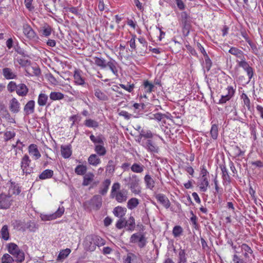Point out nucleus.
I'll return each mask as SVG.
<instances>
[{"instance_id": "1", "label": "nucleus", "mask_w": 263, "mask_h": 263, "mask_svg": "<svg viewBox=\"0 0 263 263\" xmlns=\"http://www.w3.org/2000/svg\"><path fill=\"white\" fill-rule=\"evenodd\" d=\"M120 184L119 182L114 183L111 187L110 197L114 198L119 203H122L127 199L128 191L126 190H120Z\"/></svg>"}, {"instance_id": "2", "label": "nucleus", "mask_w": 263, "mask_h": 263, "mask_svg": "<svg viewBox=\"0 0 263 263\" xmlns=\"http://www.w3.org/2000/svg\"><path fill=\"white\" fill-rule=\"evenodd\" d=\"M123 181L125 185L127 186L131 192L135 195H139L141 193V189L139 185L140 179L135 174L124 178Z\"/></svg>"}, {"instance_id": "3", "label": "nucleus", "mask_w": 263, "mask_h": 263, "mask_svg": "<svg viewBox=\"0 0 263 263\" xmlns=\"http://www.w3.org/2000/svg\"><path fill=\"white\" fill-rule=\"evenodd\" d=\"M8 251L15 259V261L22 262L25 259L24 252L20 250L17 245L14 243H10L8 245Z\"/></svg>"}, {"instance_id": "4", "label": "nucleus", "mask_w": 263, "mask_h": 263, "mask_svg": "<svg viewBox=\"0 0 263 263\" xmlns=\"http://www.w3.org/2000/svg\"><path fill=\"white\" fill-rule=\"evenodd\" d=\"M102 204V198L101 196L96 195L89 201H85L83 206L85 210L91 211L94 210H99Z\"/></svg>"}, {"instance_id": "5", "label": "nucleus", "mask_w": 263, "mask_h": 263, "mask_svg": "<svg viewBox=\"0 0 263 263\" xmlns=\"http://www.w3.org/2000/svg\"><path fill=\"white\" fill-rule=\"evenodd\" d=\"M129 241L132 243L137 244L138 247L141 249L145 247L147 239L144 233L138 232L132 235Z\"/></svg>"}, {"instance_id": "6", "label": "nucleus", "mask_w": 263, "mask_h": 263, "mask_svg": "<svg viewBox=\"0 0 263 263\" xmlns=\"http://www.w3.org/2000/svg\"><path fill=\"white\" fill-rule=\"evenodd\" d=\"M31 160L29 156L25 154L21 159V168L23 175H29L33 172V167L30 166Z\"/></svg>"}, {"instance_id": "7", "label": "nucleus", "mask_w": 263, "mask_h": 263, "mask_svg": "<svg viewBox=\"0 0 263 263\" xmlns=\"http://www.w3.org/2000/svg\"><path fill=\"white\" fill-rule=\"evenodd\" d=\"M13 201L9 194L2 193L0 194V209H8L12 205Z\"/></svg>"}, {"instance_id": "8", "label": "nucleus", "mask_w": 263, "mask_h": 263, "mask_svg": "<svg viewBox=\"0 0 263 263\" xmlns=\"http://www.w3.org/2000/svg\"><path fill=\"white\" fill-rule=\"evenodd\" d=\"M141 145L151 153L159 152V147L151 139H143Z\"/></svg>"}, {"instance_id": "9", "label": "nucleus", "mask_w": 263, "mask_h": 263, "mask_svg": "<svg viewBox=\"0 0 263 263\" xmlns=\"http://www.w3.org/2000/svg\"><path fill=\"white\" fill-rule=\"evenodd\" d=\"M65 209L63 206L59 207L57 211L51 214H41L40 217L43 221H48L55 219L62 216Z\"/></svg>"}, {"instance_id": "10", "label": "nucleus", "mask_w": 263, "mask_h": 263, "mask_svg": "<svg viewBox=\"0 0 263 263\" xmlns=\"http://www.w3.org/2000/svg\"><path fill=\"white\" fill-rule=\"evenodd\" d=\"M227 92L224 95H222L221 98L219 100L218 104H223L226 103L232 98L235 93V89L232 86H228L226 88Z\"/></svg>"}, {"instance_id": "11", "label": "nucleus", "mask_w": 263, "mask_h": 263, "mask_svg": "<svg viewBox=\"0 0 263 263\" xmlns=\"http://www.w3.org/2000/svg\"><path fill=\"white\" fill-rule=\"evenodd\" d=\"M238 65L242 68L243 69L247 72L249 80H250L253 76V68L250 66L249 64L246 62V58L241 61L236 60Z\"/></svg>"}, {"instance_id": "12", "label": "nucleus", "mask_w": 263, "mask_h": 263, "mask_svg": "<svg viewBox=\"0 0 263 263\" xmlns=\"http://www.w3.org/2000/svg\"><path fill=\"white\" fill-rule=\"evenodd\" d=\"M219 167L221 170L222 179L223 185H227L230 184L231 178L229 175V171L225 164L220 165Z\"/></svg>"}, {"instance_id": "13", "label": "nucleus", "mask_w": 263, "mask_h": 263, "mask_svg": "<svg viewBox=\"0 0 263 263\" xmlns=\"http://www.w3.org/2000/svg\"><path fill=\"white\" fill-rule=\"evenodd\" d=\"M83 245L87 251H94L96 250V245L94 243L93 235L87 236L85 239Z\"/></svg>"}, {"instance_id": "14", "label": "nucleus", "mask_w": 263, "mask_h": 263, "mask_svg": "<svg viewBox=\"0 0 263 263\" xmlns=\"http://www.w3.org/2000/svg\"><path fill=\"white\" fill-rule=\"evenodd\" d=\"M23 30L24 34L28 39L32 40L35 37L36 34L34 31L29 24L27 23L23 24Z\"/></svg>"}, {"instance_id": "15", "label": "nucleus", "mask_w": 263, "mask_h": 263, "mask_svg": "<svg viewBox=\"0 0 263 263\" xmlns=\"http://www.w3.org/2000/svg\"><path fill=\"white\" fill-rule=\"evenodd\" d=\"M118 63L113 59L110 58L109 61L106 63V69H108L112 72V73L116 76L118 77Z\"/></svg>"}, {"instance_id": "16", "label": "nucleus", "mask_w": 263, "mask_h": 263, "mask_svg": "<svg viewBox=\"0 0 263 263\" xmlns=\"http://www.w3.org/2000/svg\"><path fill=\"white\" fill-rule=\"evenodd\" d=\"M2 74L7 80L16 79L17 78L16 72L8 67H5L2 69Z\"/></svg>"}, {"instance_id": "17", "label": "nucleus", "mask_w": 263, "mask_h": 263, "mask_svg": "<svg viewBox=\"0 0 263 263\" xmlns=\"http://www.w3.org/2000/svg\"><path fill=\"white\" fill-rule=\"evenodd\" d=\"M28 153L34 160H37L41 156L37 145L34 144H31L29 146Z\"/></svg>"}, {"instance_id": "18", "label": "nucleus", "mask_w": 263, "mask_h": 263, "mask_svg": "<svg viewBox=\"0 0 263 263\" xmlns=\"http://www.w3.org/2000/svg\"><path fill=\"white\" fill-rule=\"evenodd\" d=\"M156 199L166 209H168L171 205V202L168 198L163 194H158L155 196Z\"/></svg>"}, {"instance_id": "19", "label": "nucleus", "mask_w": 263, "mask_h": 263, "mask_svg": "<svg viewBox=\"0 0 263 263\" xmlns=\"http://www.w3.org/2000/svg\"><path fill=\"white\" fill-rule=\"evenodd\" d=\"M73 78L75 84L78 85H81L83 87H86L88 85V84L85 82L84 79L82 77L78 70H76L74 71Z\"/></svg>"}, {"instance_id": "20", "label": "nucleus", "mask_w": 263, "mask_h": 263, "mask_svg": "<svg viewBox=\"0 0 263 263\" xmlns=\"http://www.w3.org/2000/svg\"><path fill=\"white\" fill-rule=\"evenodd\" d=\"M240 247L241 251L243 252V255L246 259H249L250 256L254 257L253 251L247 244L242 243Z\"/></svg>"}, {"instance_id": "21", "label": "nucleus", "mask_w": 263, "mask_h": 263, "mask_svg": "<svg viewBox=\"0 0 263 263\" xmlns=\"http://www.w3.org/2000/svg\"><path fill=\"white\" fill-rule=\"evenodd\" d=\"M187 254L184 249L180 248L177 254V263H187Z\"/></svg>"}, {"instance_id": "22", "label": "nucleus", "mask_w": 263, "mask_h": 263, "mask_svg": "<svg viewBox=\"0 0 263 263\" xmlns=\"http://www.w3.org/2000/svg\"><path fill=\"white\" fill-rule=\"evenodd\" d=\"M29 89L24 83H20L17 85L16 90V94L20 97H25L28 93Z\"/></svg>"}, {"instance_id": "23", "label": "nucleus", "mask_w": 263, "mask_h": 263, "mask_svg": "<svg viewBox=\"0 0 263 263\" xmlns=\"http://www.w3.org/2000/svg\"><path fill=\"white\" fill-rule=\"evenodd\" d=\"M94 95L99 101H106L109 99L108 96L98 88L94 89Z\"/></svg>"}, {"instance_id": "24", "label": "nucleus", "mask_w": 263, "mask_h": 263, "mask_svg": "<svg viewBox=\"0 0 263 263\" xmlns=\"http://www.w3.org/2000/svg\"><path fill=\"white\" fill-rule=\"evenodd\" d=\"M35 102L33 100L29 101L24 107V111L26 115L32 114L34 112Z\"/></svg>"}, {"instance_id": "25", "label": "nucleus", "mask_w": 263, "mask_h": 263, "mask_svg": "<svg viewBox=\"0 0 263 263\" xmlns=\"http://www.w3.org/2000/svg\"><path fill=\"white\" fill-rule=\"evenodd\" d=\"M10 109L13 113H17L20 110V103L18 100L13 98L10 101Z\"/></svg>"}, {"instance_id": "26", "label": "nucleus", "mask_w": 263, "mask_h": 263, "mask_svg": "<svg viewBox=\"0 0 263 263\" xmlns=\"http://www.w3.org/2000/svg\"><path fill=\"white\" fill-rule=\"evenodd\" d=\"M229 52L236 56L238 59L237 60L241 61L245 58L243 51L236 47H232L230 48Z\"/></svg>"}, {"instance_id": "27", "label": "nucleus", "mask_w": 263, "mask_h": 263, "mask_svg": "<svg viewBox=\"0 0 263 263\" xmlns=\"http://www.w3.org/2000/svg\"><path fill=\"white\" fill-rule=\"evenodd\" d=\"M90 140L93 143L95 146L98 144H104L105 138L101 134H99L97 136H95L91 134L90 137Z\"/></svg>"}, {"instance_id": "28", "label": "nucleus", "mask_w": 263, "mask_h": 263, "mask_svg": "<svg viewBox=\"0 0 263 263\" xmlns=\"http://www.w3.org/2000/svg\"><path fill=\"white\" fill-rule=\"evenodd\" d=\"M144 181L146 187L150 190H153L155 185V181L149 174H146L144 177Z\"/></svg>"}, {"instance_id": "29", "label": "nucleus", "mask_w": 263, "mask_h": 263, "mask_svg": "<svg viewBox=\"0 0 263 263\" xmlns=\"http://www.w3.org/2000/svg\"><path fill=\"white\" fill-rule=\"evenodd\" d=\"M61 151L62 157L65 159L69 158L72 154L70 145H62Z\"/></svg>"}, {"instance_id": "30", "label": "nucleus", "mask_w": 263, "mask_h": 263, "mask_svg": "<svg viewBox=\"0 0 263 263\" xmlns=\"http://www.w3.org/2000/svg\"><path fill=\"white\" fill-rule=\"evenodd\" d=\"M110 183L111 181L110 179H105L102 183L101 186L100 188L99 193L102 195H106L108 192Z\"/></svg>"}, {"instance_id": "31", "label": "nucleus", "mask_w": 263, "mask_h": 263, "mask_svg": "<svg viewBox=\"0 0 263 263\" xmlns=\"http://www.w3.org/2000/svg\"><path fill=\"white\" fill-rule=\"evenodd\" d=\"M88 162L90 165L96 166L101 163V161L97 154H91L88 158Z\"/></svg>"}, {"instance_id": "32", "label": "nucleus", "mask_w": 263, "mask_h": 263, "mask_svg": "<svg viewBox=\"0 0 263 263\" xmlns=\"http://www.w3.org/2000/svg\"><path fill=\"white\" fill-rule=\"evenodd\" d=\"M127 210L125 208L118 206L114 208L113 214L114 215L119 218H123L126 214Z\"/></svg>"}, {"instance_id": "33", "label": "nucleus", "mask_w": 263, "mask_h": 263, "mask_svg": "<svg viewBox=\"0 0 263 263\" xmlns=\"http://www.w3.org/2000/svg\"><path fill=\"white\" fill-rule=\"evenodd\" d=\"M125 227L126 230L133 231L135 228V220L133 216H130L129 218L125 220Z\"/></svg>"}, {"instance_id": "34", "label": "nucleus", "mask_w": 263, "mask_h": 263, "mask_svg": "<svg viewBox=\"0 0 263 263\" xmlns=\"http://www.w3.org/2000/svg\"><path fill=\"white\" fill-rule=\"evenodd\" d=\"M95 64L102 69H106L107 62L103 58L95 57L93 58Z\"/></svg>"}, {"instance_id": "35", "label": "nucleus", "mask_w": 263, "mask_h": 263, "mask_svg": "<svg viewBox=\"0 0 263 263\" xmlns=\"http://www.w3.org/2000/svg\"><path fill=\"white\" fill-rule=\"evenodd\" d=\"M142 87L143 88L145 93H150L153 91L155 86L153 83L149 82L148 80H145Z\"/></svg>"}, {"instance_id": "36", "label": "nucleus", "mask_w": 263, "mask_h": 263, "mask_svg": "<svg viewBox=\"0 0 263 263\" xmlns=\"http://www.w3.org/2000/svg\"><path fill=\"white\" fill-rule=\"evenodd\" d=\"M130 168L134 173H142L144 171V166L140 163H134Z\"/></svg>"}, {"instance_id": "37", "label": "nucleus", "mask_w": 263, "mask_h": 263, "mask_svg": "<svg viewBox=\"0 0 263 263\" xmlns=\"http://www.w3.org/2000/svg\"><path fill=\"white\" fill-rule=\"evenodd\" d=\"M53 175V171L51 170L47 169L44 170L39 176L41 180H45L52 178Z\"/></svg>"}, {"instance_id": "38", "label": "nucleus", "mask_w": 263, "mask_h": 263, "mask_svg": "<svg viewBox=\"0 0 263 263\" xmlns=\"http://www.w3.org/2000/svg\"><path fill=\"white\" fill-rule=\"evenodd\" d=\"M94 149L97 154L100 156H103L106 154V149L104 147V144L96 145Z\"/></svg>"}, {"instance_id": "39", "label": "nucleus", "mask_w": 263, "mask_h": 263, "mask_svg": "<svg viewBox=\"0 0 263 263\" xmlns=\"http://www.w3.org/2000/svg\"><path fill=\"white\" fill-rule=\"evenodd\" d=\"M48 100V96L43 93L39 94L37 99V104L40 106H45Z\"/></svg>"}, {"instance_id": "40", "label": "nucleus", "mask_w": 263, "mask_h": 263, "mask_svg": "<svg viewBox=\"0 0 263 263\" xmlns=\"http://www.w3.org/2000/svg\"><path fill=\"white\" fill-rule=\"evenodd\" d=\"M94 175L91 173H88L84 175L82 185L84 186L88 185L93 180Z\"/></svg>"}, {"instance_id": "41", "label": "nucleus", "mask_w": 263, "mask_h": 263, "mask_svg": "<svg viewBox=\"0 0 263 263\" xmlns=\"http://www.w3.org/2000/svg\"><path fill=\"white\" fill-rule=\"evenodd\" d=\"M209 185V182L207 177H201L199 184V189L201 191L205 192Z\"/></svg>"}, {"instance_id": "42", "label": "nucleus", "mask_w": 263, "mask_h": 263, "mask_svg": "<svg viewBox=\"0 0 263 263\" xmlns=\"http://www.w3.org/2000/svg\"><path fill=\"white\" fill-rule=\"evenodd\" d=\"M70 252L71 250L69 248H66V249L61 250L59 254L57 260L58 261H63L67 257Z\"/></svg>"}, {"instance_id": "43", "label": "nucleus", "mask_w": 263, "mask_h": 263, "mask_svg": "<svg viewBox=\"0 0 263 263\" xmlns=\"http://www.w3.org/2000/svg\"><path fill=\"white\" fill-rule=\"evenodd\" d=\"M210 135L213 140H216L218 136V126L216 124L212 125L210 129Z\"/></svg>"}, {"instance_id": "44", "label": "nucleus", "mask_w": 263, "mask_h": 263, "mask_svg": "<svg viewBox=\"0 0 263 263\" xmlns=\"http://www.w3.org/2000/svg\"><path fill=\"white\" fill-rule=\"evenodd\" d=\"M139 203V200L136 198H132L130 199L127 204V206L128 209L133 210L136 208Z\"/></svg>"}, {"instance_id": "45", "label": "nucleus", "mask_w": 263, "mask_h": 263, "mask_svg": "<svg viewBox=\"0 0 263 263\" xmlns=\"http://www.w3.org/2000/svg\"><path fill=\"white\" fill-rule=\"evenodd\" d=\"M50 99L52 101L62 100L64 98V95L60 92H51L49 95Z\"/></svg>"}, {"instance_id": "46", "label": "nucleus", "mask_w": 263, "mask_h": 263, "mask_svg": "<svg viewBox=\"0 0 263 263\" xmlns=\"http://www.w3.org/2000/svg\"><path fill=\"white\" fill-rule=\"evenodd\" d=\"M84 125L88 127L96 128L99 126V123L96 120L88 119L85 121Z\"/></svg>"}, {"instance_id": "47", "label": "nucleus", "mask_w": 263, "mask_h": 263, "mask_svg": "<svg viewBox=\"0 0 263 263\" xmlns=\"http://www.w3.org/2000/svg\"><path fill=\"white\" fill-rule=\"evenodd\" d=\"M87 168L84 165H78L74 170L75 173L78 175H84L86 173Z\"/></svg>"}, {"instance_id": "48", "label": "nucleus", "mask_w": 263, "mask_h": 263, "mask_svg": "<svg viewBox=\"0 0 263 263\" xmlns=\"http://www.w3.org/2000/svg\"><path fill=\"white\" fill-rule=\"evenodd\" d=\"M52 28L49 25L46 24L42 27L41 30V33L43 35L45 36H48L51 34Z\"/></svg>"}, {"instance_id": "49", "label": "nucleus", "mask_w": 263, "mask_h": 263, "mask_svg": "<svg viewBox=\"0 0 263 263\" xmlns=\"http://www.w3.org/2000/svg\"><path fill=\"white\" fill-rule=\"evenodd\" d=\"M0 236L4 240H7L9 238L8 228L7 225H4L1 230Z\"/></svg>"}, {"instance_id": "50", "label": "nucleus", "mask_w": 263, "mask_h": 263, "mask_svg": "<svg viewBox=\"0 0 263 263\" xmlns=\"http://www.w3.org/2000/svg\"><path fill=\"white\" fill-rule=\"evenodd\" d=\"M94 243H95L96 247L103 246L105 245L106 241L102 238L99 236L93 235Z\"/></svg>"}, {"instance_id": "51", "label": "nucleus", "mask_w": 263, "mask_h": 263, "mask_svg": "<svg viewBox=\"0 0 263 263\" xmlns=\"http://www.w3.org/2000/svg\"><path fill=\"white\" fill-rule=\"evenodd\" d=\"M26 228L31 232H35L38 229V225L33 221H29L26 224Z\"/></svg>"}, {"instance_id": "52", "label": "nucleus", "mask_w": 263, "mask_h": 263, "mask_svg": "<svg viewBox=\"0 0 263 263\" xmlns=\"http://www.w3.org/2000/svg\"><path fill=\"white\" fill-rule=\"evenodd\" d=\"M172 232L174 237H179L182 235L183 233V229L181 226H176L173 228Z\"/></svg>"}, {"instance_id": "53", "label": "nucleus", "mask_w": 263, "mask_h": 263, "mask_svg": "<svg viewBox=\"0 0 263 263\" xmlns=\"http://www.w3.org/2000/svg\"><path fill=\"white\" fill-rule=\"evenodd\" d=\"M2 263H13L15 259L13 258L10 254L6 253L2 257Z\"/></svg>"}, {"instance_id": "54", "label": "nucleus", "mask_w": 263, "mask_h": 263, "mask_svg": "<svg viewBox=\"0 0 263 263\" xmlns=\"http://www.w3.org/2000/svg\"><path fill=\"white\" fill-rule=\"evenodd\" d=\"M241 99H242L243 104L245 105L246 106L248 109L250 111L251 110V102L250 99L248 98V96L245 93H243L241 96Z\"/></svg>"}, {"instance_id": "55", "label": "nucleus", "mask_w": 263, "mask_h": 263, "mask_svg": "<svg viewBox=\"0 0 263 263\" xmlns=\"http://www.w3.org/2000/svg\"><path fill=\"white\" fill-rule=\"evenodd\" d=\"M15 135L16 134L13 130L6 131L4 134L5 141H8L11 140L15 136Z\"/></svg>"}, {"instance_id": "56", "label": "nucleus", "mask_w": 263, "mask_h": 263, "mask_svg": "<svg viewBox=\"0 0 263 263\" xmlns=\"http://www.w3.org/2000/svg\"><path fill=\"white\" fill-rule=\"evenodd\" d=\"M119 86L123 89L129 92H132L135 88V84L134 83L130 84L127 82L126 85L123 84H119Z\"/></svg>"}, {"instance_id": "57", "label": "nucleus", "mask_w": 263, "mask_h": 263, "mask_svg": "<svg viewBox=\"0 0 263 263\" xmlns=\"http://www.w3.org/2000/svg\"><path fill=\"white\" fill-rule=\"evenodd\" d=\"M115 165L114 162L112 160L108 161L106 167V172L110 174H113L115 172Z\"/></svg>"}, {"instance_id": "58", "label": "nucleus", "mask_w": 263, "mask_h": 263, "mask_svg": "<svg viewBox=\"0 0 263 263\" xmlns=\"http://www.w3.org/2000/svg\"><path fill=\"white\" fill-rule=\"evenodd\" d=\"M17 85L14 81H10L8 83L7 88V90L9 92H13L14 91H16L17 89Z\"/></svg>"}, {"instance_id": "59", "label": "nucleus", "mask_w": 263, "mask_h": 263, "mask_svg": "<svg viewBox=\"0 0 263 263\" xmlns=\"http://www.w3.org/2000/svg\"><path fill=\"white\" fill-rule=\"evenodd\" d=\"M165 118H166V116L161 113L154 114L151 116V119H155L158 121H161Z\"/></svg>"}, {"instance_id": "60", "label": "nucleus", "mask_w": 263, "mask_h": 263, "mask_svg": "<svg viewBox=\"0 0 263 263\" xmlns=\"http://www.w3.org/2000/svg\"><path fill=\"white\" fill-rule=\"evenodd\" d=\"M141 137H143L147 139L152 138L153 137V134L152 132L149 130H144L142 129L140 132Z\"/></svg>"}, {"instance_id": "61", "label": "nucleus", "mask_w": 263, "mask_h": 263, "mask_svg": "<svg viewBox=\"0 0 263 263\" xmlns=\"http://www.w3.org/2000/svg\"><path fill=\"white\" fill-rule=\"evenodd\" d=\"M17 61L19 64L22 67H25L30 65V61L28 59L17 58Z\"/></svg>"}, {"instance_id": "62", "label": "nucleus", "mask_w": 263, "mask_h": 263, "mask_svg": "<svg viewBox=\"0 0 263 263\" xmlns=\"http://www.w3.org/2000/svg\"><path fill=\"white\" fill-rule=\"evenodd\" d=\"M11 188L12 189V192L14 194L18 195L21 193L20 187L14 182H11Z\"/></svg>"}, {"instance_id": "63", "label": "nucleus", "mask_w": 263, "mask_h": 263, "mask_svg": "<svg viewBox=\"0 0 263 263\" xmlns=\"http://www.w3.org/2000/svg\"><path fill=\"white\" fill-rule=\"evenodd\" d=\"M125 220L123 218H120L117 222L116 226L119 229L125 227Z\"/></svg>"}, {"instance_id": "64", "label": "nucleus", "mask_w": 263, "mask_h": 263, "mask_svg": "<svg viewBox=\"0 0 263 263\" xmlns=\"http://www.w3.org/2000/svg\"><path fill=\"white\" fill-rule=\"evenodd\" d=\"M136 35L135 34L132 35V37L129 41V45L130 48L132 49V51L135 50L136 48Z\"/></svg>"}]
</instances>
